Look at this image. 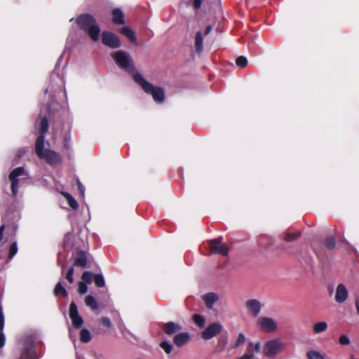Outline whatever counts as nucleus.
I'll list each match as a JSON object with an SVG mask.
<instances>
[{
  "label": "nucleus",
  "instance_id": "1",
  "mask_svg": "<svg viewBox=\"0 0 359 359\" xmlns=\"http://www.w3.org/2000/svg\"><path fill=\"white\" fill-rule=\"evenodd\" d=\"M133 79L135 83L142 88L144 92L152 96L157 104H163L165 101V90L161 87L154 86L147 81L140 73L134 74Z\"/></svg>",
  "mask_w": 359,
  "mask_h": 359
},
{
  "label": "nucleus",
  "instance_id": "2",
  "mask_svg": "<svg viewBox=\"0 0 359 359\" xmlns=\"http://www.w3.org/2000/svg\"><path fill=\"white\" fill-rule=\"evenodd\" d=\"M75 21L79 29L87 33L93 41L99 40L100 28L96 19L91 14H81L76 18Z\"/></svg>",
  "mask_w": 359,
  "mask_h": 359
},
{
  "label": "nucleus",
  "instance_id": "3",
  "mask_svg": "<svg viewBox=\"0 0 359 359\" xmlns=\"http://www.w3.org/2000/svg\"><path fill=\"white\" fill-rule=\"evenodd\" d=\"M63 55H61L57 60L55 65V69L53 72L50 76V83L48 87L44 90L45 94L50 93V102L47 104V110L50 109V105L55 102V96L57 93H63L65 97H67V93L64 88V82L60 78L59 74L55 72L57 67H60V62L62 60Z\"/></svg>",
  "mask_w": 359,
  "mask_h": 359
},
{
  "label": "nucleus",
  "instance_id": "4",
  "mask_svg": "<svg viewBox=\"0 0 359 359\" xmlns=\"http://www.w3.org/2000/svg\"><path fill=\"white\" fill-rule=\"evenodd\" d=\"M110 56L114 61L115 64L121 70L131 74L132 76L134 74L137 73L135 72V66L133 59L128 52L123 50H118L112 52L110 54Z\"/></svg>",
  "mask_w": 359,
  "mask_h": 359
},
{
  "label": "nucleus",
  "instance_id": "5",
  "mask_svg": "<svg viewBox=\"0 0 359 359\" xmlns=\"http://www.w3.org/2000/svg\"><path fill=\"white\" fill-rule=\"evenodd\" d=\"M285 348V344L280 338H274L266 341L263 346L262 353L268 358H275Z\"/></svg>",
  "mask_w": 359,
  "mask_h": 359
},
{
  "label": "nucleus",
  "instance_id": "6",
  "mask_svg": "<svg viewBox=\"0 0 359 359\" xmlns=\"http://www.w3.org/2000/svg\"><path fill=\"white\" fill-rule=\"evenodd\" d=\"M28 175L25 170L23 167H18L13 170L9 175V180L11 181V189L12 196L17 197L19 192V183L24 180H26Z\"/></svg>",
  "mask_w": 359,
  "mask_h": 359
},
{
  "label": "nucleus",
  "instance_id": "7",
  "mask_svg": "<svg viewBox=\"0 0 359 359\" xmlns=\"http://www.w3.org/2000/svg\"><path fill=\"white\" fill-rule=\"evenodd\" d=\"M22 351L20 359H38L34 348V339L31 336L25 337L22 339Z\"/></svg>",
  "mask_w": 359,
  "mask_h": 359
},
{
  "label": "nucleus",
  "instance_id": "8",
  "mask_svg": "<svg viewBox=\"0 0 359 359\" xmlns=\"http://www.w3.org/2000/svg\"><path fill=\"white\" fill-rule=\"evenodd\" d=\"M45 136L39 135L35 142V152L38 157H60L58 153L45 149Z\"/></svg>",
  "mask_w": 359,
  "mask_h": 359
},
{
  "label": "nucleus",
  "instance_id": "9",
  "mask_svg": "<svg viewBox=\"0 0 359 359\" xmlns=\"http://www.w3.org/2000/svg\"><path fill=\"white\" fill-rule=\"evenodd\" d=\"M102 43L112 49H116L121 46V42L118 37L111 32L103 31L102 33Z\"/></svg>",
  "mask_w": 359,
  "mask_h": 359
},
{
  "label": "nucleus",
  "instance_id": "10",
  "mask_svg": "<svg viewBox=\"0 0 359 359\" xmlns=\"http://www.w3.org/2000/svg\"><path fill=\"white\" fill-rule=\"evenodd\" d=\"M257 327L262 330L271 333L276 331L278 325L275 320L269 317H261L257 320Z\"/></svg>",
  "mask_w": 359,
  "mask_h": 359
},
{
  "label": "nucleus",
  "instance_id": "11",
  "mask_svg": "<svg viewBox=\"0 0 359 359\" xmlns=\"http://www.w3.org/2000/svg\"><path fill=\"white\" fill-rule=\"evenodd\" d=\"M245 306L248 314L256 318L261 313L262 305L258 299H250L245 302Z\"/></svg>",
  "mask_w": 359,
  "mask_h": 359
},
{
  "label": "nucleus",
  "instance_id": "12",
  "mask_svg": "<svg viewBox=\"0 0 359 359\" xmlns=\"http://www.w3.org/2000/svg\"><path fill=\"white\" fill-rule=\"evenodd\" d=\"M222 329V326L219 323H213L208 326L201 333L202 338L205 340H209L218 334Z\"/></svg>",
  "mask_w": 359,
  "mask_h": 359
},
{
  "label": "nucleus",
  "instance_id": "13",
  "mask_svg": "<svg viewBox=\"0 0 359 359\" xmlns=\"http://www.w3.org/2000/svg\"><path fill=\"white\" fill-rule=\"evenodd\" d=\"M69 317L72 320L73 326L76 329H79L82 326L83 323V320L82 317L79 315L77 309V306L74 302H72L70 304Z\"/></svg>",
  "mask_w": 359,
  "mask_h": 359
},
{
  "label": "nucleus",
  "instance_id": "14",
  "mask_svg": "<svg viewBox=\"0 0 359 359\" xmlns=\"http://www.w3.org/2000/svg\"><path fill=\"white\" fill-rule=\"evenodd\" d=\"M209 244L212 252L220 254L224 256H226L228 255L229 250L222 242V239L220 238L217 240L210 241Z\"/></svg>",
  "mask_w": 359,
  "mask_h": 359
},
{
  "label": "nucleus",
  "instance_id": "15",
  "mask_svg": "<svg viewBox=\"0 0 359 359\" xmlns=\"http://www.w3.org/2000/svg\"><path fill=\"white\" fill-rule=\"evenodd\" d=\"M348 296V292L343 283H339L336 289L335 301L339 304L344 303Z\"/></svg>",
  "mask_w": 359,
  "mask_h": 359
},
{
  "label": "nucleus",
  "instance_id": "16",
  "mask_svg": "<svg viewBox=\"0 0 359 359\" xmlns=\"http://www.w3.org/2000/svg\"><path fill=\"white\" fill-rule=\"evenodd\" d=\"M162 329L168 335H172L180 332L182 327L179 323L170 321L163 323Z\"/></svg>",
  "mask_w": 359,
  "mask_h": 359
},
{
  "label": "nucleus",
  "instance_id": "17",
  "mask_svg": "<svg viewBox=\"0 0 359 359\" xmlns=\"http://www.w3.org/2000/svg\"><path fill=\"white\" fill-rule=\"evenodd\" d=\"M36 126L39 135L45 136L48 131V120L46 116H40L36 120Z\"/></svg>",
  "mask_w": 359,
  "mask_h": 359
},
{
  "label": "nucleus",
  "instance_id": "18",
  "mask_svg": "<svg viewBox=\"0 0 359 359\" xmlns=\"http://www.w3.org/2000/svg\"><path fill=\"white\" fill-rule=\"evenodd\" d=\"M190 340V334L188 332H180L174 337L175 344L178 347H182Z\"/></svg>",
  "mask_w": 359,
  "mask_h": 359
},
{
  "label": "nucleus",
  "instance_id": "19",
  "mask_svg": "<svg viewBox=\"0 0 359 359\" xmlns=\"http://www.w3.org/2000/svg\"><path fill=\"white\" fill-rule=\"evenodd\" d=\"M203 299L207 308L211 309H212L215 303L219 299V296L215 292H209L203 295Z\"/></svg>",
  "mask_w": 359,
  "mask_h": 359
},
{
  "label": "nucleus",
  "instance_id": "20",
  "mask_svg": "<svg viewBox=\"0 0 359 359\" xmlns=\"http://www.w3.org/2000/svg\"><path fill=\"white\" fill-rule=\"evenodd\" d=\"M275 238L268 235H262L258 238V244L259 246L266 249L273 245Z\"/></svg>",
  "mask_w": 359,
  "mask_h": 359
},
{
  "label": "nucleus",
  "instance_id": "21",
  "mask_svg": "<svg viewBox=\"0 0 359 359\" xmlns=\"http://www.w3.org/2000/svg\"><path fill=\"white\" fill-rule=\"evenodd\" d=\"M120 32L126 36L135 46L138 45L135 33L128 27L124 26L121 28Z\"/></svg>",
  "mask_w": 359,
  "mask_h": 359
},
{
  "label": "nucleus",
  "instance_id": "22",
  "mask_svg": "<svg viewBox=\"0 0 359 359\" xmlns=\"http://www.w3.org/2000/svg\"><path fill=\"white\" fill-rule=\"evenodd\" d=\"M112 21L116 25H123L125 23L124 14L120 8L113 9Z\"/></svg>",
  "mask_w": 359,
  "mask_h": 359
},
{
  "label": "nucleus",
  "instance_id": "23",
  "mask_svg": "<svg viewBox=\"0 0 359 359\" xmlns=\"http://www.w3.org/2000/svg\"><path fill=\"white\" fill-rule=\"evenodd\" d=\"M87 264V257L86 252L80 250L78 252V256L74 260V265L81 267H86Z\"/></svg>",
  "mask_w": 359,
  "mask_h": 359
},
{
  "label": "nucleus",
  "instance_id": "24",
  "mask_svg": "<svg viewBox=\"0 0 359 359\" xmlns=\"http://www.w3.org/2000/svg\"><path fill=\"white\" fill-rule=\"evenodd\" d=\"M195 46L198 53L203 50V36L201 32H197L195 36Z\"/></svg>",
  "mask_w": 359,
  "mask_h": 359
},
{
  "label": "nucleus",
  "instance_id": "25",
  "mask_svg": "<svg viewBox=\"0 0 359 359\" xmlns=\"http://www.w3.org/2000/svg\"><path fill=\"white\" fill-rule=\"evenodd\" d=\"M327 327L328 325L326 322L320 321L313 324L312 329L314 334H318L325 332L327 329Z\"/></svg>",
  "mask_w": 359,
  "mask_h": 359
},
{
  "label": "nucleus",
  "instance_id": "26",
  "mask_svg": "<svg viewBox=\"0 0 359 359\" xmlns=\"http://www.w3.org/2000/svg\"><path fill=\"white\" fill-rule=\"evenodd\" d=\"M4 327V316L3 313L2 307L0 306V348L3 347L5 344V336L2 332Z\"/></svg>",
  "mask_w": 359,
  "mask_h": 359
},
{
  "label": "nucleus",
  "instance_id": "27",
  "mask_svg": "<svg viewBox=\"0 0 359 359\" xmlns=\"http://www.w3.org/2000/svg\"><path fill=\"white\" fill-rule=\"evenodd\" d=\"M227 344L228 338L226 337H219L217 344L215 347V352L219 353L223 352L226 349Z\"/></svg>",
  "mask_w": 359,
  "mask_h": 359
},
{
  "label": "nucleus",
  "instance_id": "28",
  "mask_svg": "<svg viewBox=\"0 0 359 359\" xmlns=\"http://www.w3.org/2000/svg\"><path fill=\"white\" fill-rule=\"evenodd\" d=\"M62 196L66 198L68 202L69 205L74 210H76L79 207V204L75 198L67 192H62Z\"/></svg>",
  "mask_w": 359,
  "mask_h": 359
},
{
  "label": "nucleus",
  "instance_id": "29",
  "mask_svg": "<svg viewBox=\"0 0 359 359\" xmlns=\"http://www.w3.org/2000/svg\"><path fill=\"white\" fill-rule=\"evenodd\" d=\"M301 233L300 231H296L293 232H287L283 236V239L286 242H292L295 240H297L299 236Z\"/></svg>",
  "mask_w": 359,
  "mask_h": 359
},
{
  "label": "nucleus",
  "instance_id": "30",
  "mask_svg": "<svg viewBox=\"0 0 359 359\" xmlns=\"http://www.w3.org/2000/svg\"><path fill=\"white\" fill-rule=\"evenodd\" d=\"M85 304L87 306L90 307L92 310H96L98 309V304L94 297L88 295L85 298Z\"/></svg>",
  "mask_w": 359,
  "mask_h": 359
},
{
  "label": "nucleus",
  "instance_id": "31",
  "mask_svg": "<svg viewBox=\"0 0 359 359\" xmlns=\"http://www.w3.org/2000/svg\"><path fill=\"white\" fill-rule=\"evenodd\" d=\"M308 359H326L325 355L315 350H310L306 353Z\"/></svg>",
  "mask_w": 359,
  "mask_h": 359
},
{
  "label": "nucleus",
  "instance_id": "32",
  "mask_svg": "<svg viewBox=\"0 0 359 359\" xmlns=\"http://www.w3.org/2000/svg\"><path fill=\"white\" fill-rule=\"evenodd\" d=\"M80 340L82 343H88L91 340L90 332L86 328L80 331Z\"/></svg>",
  "mask_w": 359,
  "mask_h": 359
},
{
  "label": "nucleus",
  "instance_id": "33",
  "mask_svg": "<svg viewBox=\"0 0 359 359\" xmlns=\"http://www.w3.org/2000/svg\"><path fill=\"white\" fill-rule=\"evenodd\" d=\"M194 323L201 328L205 327V318L200 314H195L193 316Z\"/></svg>",
  "mask_w": 359,
  "mask_h": 359
},
{
  "label": "nucleus",
  "instance_id": "34",
  "mask_svg": "<svg viewBox=\"0 0 359 359\" xmlns=\"http://www.w3.org/2000/svg\"><path fill=\"white\" fill-rule=\"evenodd\" d=\"M54 294L55 296H57L60 294H62L65 297H67L68 295L67 290L62 285L60 282L57 283V284L56 285L54 290Z\"/></svg>",
  "mask_w": 359,
  "mask_h": 359
},
{
  "label": "nucleus",
  "instance_id": "35",
  "mask_svg": "<svg viewBox=\"0 0 359 359\" xmlns=\"http://www.w3.org/2000/svg\"><path fill=\"white\" fill-rule=\"evenodd\" d=\"M94 281L95 285L99 287H104L105 285L104 276L101 273L95 275Z\"/></svg>",
  "mask_w": 359,
  "mask_h": 359
},
{
  "label": "nucleus",
  "instance_id": "36",
  "mask_svg": "<svg viewBox=\"0 0 359 359\" xmlns=\"http://www.w3.org/2000/svg\"><path fill=\"white\" fill-rule=\"evenodd\" d=\"M255 351V353H259L261 351V344L260 342H257L255 344L250 342L248 346V353H252V351Z\"/></svg>",
  "mask_w": 359,
  "mask_h": 359
},
{
  "label": "nucleus",
  "instance_id": "37",
  "mask_svg": "<svg viewBox=\"0 0 359 359\" xmlns=\"http://www.w3.org/2000/svg\"><path fill=\"white\" fill-rule=\"evenodd\" d=\"M325 248L328 250H333L335 247V239L332 236L327 237L324 243Z\"/></svg>",
  "mask_w": 359,
  "mask_h": 359
},
{
  "label": "nucleus",
  "instance_id": "38",
  "mask_svg": "<svg viewBox=\"0 0 359 359\" xmlns=\"http://www.w3.org/2000/svg\"><path fill=\"white\" fill-rule=\"evenodd\" d=\"M82 281L86 284H90L93 280V273L89 271H84L81 276Z\"/></svg>",
  "mask_w": 359,
  "mask_h": 359
},
{
  "label": "nucleus",
  "instance_id": "39",
  "mask_svg": "<svg viewBox=\"0 0 359 359\" xmlns=\"http://www.w3.org/2000/svg\"><path fill=\"white\" fill-rule=\"evenodd\" d=\"M32 150L30 147H22L18 150L15 157H23L24 156H27L32 152Z\"/></svg>",
  "mask_w": 359,
  "mask_h": 359
},
{
  "label": "nucleus",
  "instance_id": "40",
  "mask_svg": "<svg viewBox=\"0 0 359 359\" xmlns=\"http://www.w3.org/2000/svg\"><path fill=\"white\" fill-rule=\"evenodd\" d=\"M248 59L245 56H239L237 57L236 60V65L239 67H245L247 66L248 65Z\"/></svg>",
  "mask_w": 359,
  "mask_h": 359
},
{
  "label": "nucleus",
  "instance_id": "41",
  "mask_svg": "<svg viewBox=\"0 0 359 359\" xmlns=\"http://www.w3.org/2000/svg\"><path fill=\"white\" fill-rule=\"evenodd\" d=\"M18 252V246H17V242H13L9 249V255L8 258L9 259H13V257L16 255Z\"/></svg>",
  "mask_w": 359,
  "mask_h": 359
},
{
  "label": "nucleus",
  "instance_id": "42",
  "mask_svg": "<svg viewBox=\"0 0 359 359\" xmlns=\"http://www.w3.org/2000/svg\"><path fill=\"white\" fill-rule=\"evenodd\" d=\"M161 347L164 350V351L169 354L172 351V346L168 341H162L161 343Z\"/></svg>",
  "mask_w": 359,
  "mask_h": 359
},
{
  "label": "nucleus",
  "instance_id": "43",
  "mask_svg": "<svg viewBox=\"0 0 359 359\" xmlns=\"http://www.w3.org/2000/svg\"><path fill=\"white\" fill-rule=\"evenodd\" d=\"M246 338L244 334L240 333L234 344V348H237L245 342Z\"/></svg>",
  "mask_w": 359,
  "mask_h": 359
},
{
  "label": "nucleus",
  "instance_id": "44",
  "mask_svg": "<svg viewBox=\"0 0 359 359\" xmlns=\"http://www.w3.org/2000/svg\"><path fill=\"white\" fill-rule=\"evenodd\" d=\"M339 342L342 346H348L351 344V340L346 334H342L339 339Z\"/></svg>",
  "mask_w": 359,
  "mask_h": 359
},
{
  "label": "nucleus",
  "instance_id": "45",
  "mask_svg": "<svg viewBox=\"0 0 359 359\" xmlns=\"http://www.w3.org/2000/svg\"><path fill=\"white\" fill-rule=\"evenodd\" d=\"M88 291V286L87 284L84 283L83 282H79V292L81 294H84Z\"/></svg>",
  "mask_w": 359,
  "mask_h": 359
},
{
  "label": "nucleus",
  "instance_id": "46",
  "mask_svg": "<svg viewBox=\"0 0 359 359\" xmlns=\"http://www.w3.org/2000/svg\"><path fill=\"white\" fill-rule=\"evenodd\" d=\"M74 272V268L71 267L68 270V271L66 274V278L69 283H72L74 282V278H73Z\"/></svg>",
  "mask_w": 359,
  "mask_h": 359
},
{
  "label": "nucleus",
  "instance_id": "47",
  "mask_svg": "<svg viewBox=\"0 0 359 359\" xmlns=\"http://www.w3.org/2000/svg\"><path fill=\"white\" fill-rule=\"evenodd\" d=\"M100 323L104 327L107 328H109L111 326V320L107 317H102L100 319Z\"/></svg>",
  "mask_w": 359,
  "mask_h": 359
},
{
  "label": "nucleus",
  "instance_id": "48",
  "mask_svg": "<svg viewBox=\"0 0 359 359\" xmlns=\"http://www.w3.org/2000/svg\"><path fill=\"white\" fill-rule=\"evenodd\" d=\"M77 187H78V189L81 194V195L82 196H84V193H85V188L83 186V184L81 183V182L79 181V179H77Z\"/></svg>",
  "mask_w": 359,
  "mask_h": 359
},
{
  "label": "nucleus",
  "instance_id": "49",
  "mask_svg": "<svg viewBox=\"0 0 359 359\" xmlns=\"http://www.w3.org/2000/svg\"><path fill=\"white\" fill-rule=\"evenodd\" d=\"M238 359H255L253 353H245Z\"/></svg>",
  "mask_w": 359,
  "mask_h": 359
},
{
  "label": "nucleus",
  "instance_id": "50",
  "mask_svg": "<svg viewBox=\"0 0 359 359\" xmlns=\"http://www.w3.org/2000/svg\"><path fill=\"white\" fill-rule=\"evenodd\" d=\"M202 0H194V7L196 10H198L201 7Z\"/></svg>",
  "mask_w": 359,
  "mask_h": 359
},
{
  "label": "nucleus",
  "instance_id": "51",
  "mask_svg": "<svg viewBox=\"0 0 359 359\" xmlns=\"http://www.w3.org/2000/svg\"><path fill=\"white\" fill-rule=\"evenodd\" d=\"M69 335L73 341H74L76 340L75 337L74 336V328L73 327H70L69 329Z\"/></svg>",
  "mask_w": 359,
  "mask_h": 359
},
{
  "label": "nucleus",
  "instance_id": "52",
  "mask_svg": "<svg viewBox=\"0 0 359 359\" xmlns=\"http://www.w3.org/2000/svg\"><path fill=\"white\" fill-rule=\"evenodd\" d=\"M5 229V225L2 224L0 226V241L2 240L3 238V232Z\"/></svg>",
  "mask_w": 359,
  "mask_h": 359
},
{
  "label": "nucleus",
  "instance_id": "53",
  "mask_svg": "<svg viewBox=\"0 0 359 359\" xmlns=\"http://www.w3.org/2000/svg\"><path fill=\"white\" fill-rule=\"evenodd\" d=\"M212 30V27L210 25H208L206 27L205 30V35H208Z\"/></svg>",
  "mask_w": 359,
  "mask_h": 359
},
{
  "label": "nucleus",
  "instance_id": "54",
  "mask_svg": "<svg viewBox=\"0 0 359 359\" xmlns=\"http://www.w3.org/2000/svg\"><path fill=\"white\" fill-rule=\"evenodd\" d=\"M355 308L357 310V313L359 315V298H357L355 300Z\"/></svg>",
  "mask_w": 359,
  "mask_h": 359
},
{
  "label": "nucleus",
  "instance_id": "55",
  "mask_svg": "<svg viewBox=\"0 0 359 359\" xmlns=\"http://www.w3.org/2000/svg\"><path fill=\"white\" fill-rule=\"evenodd\" d=\"M55 158H46L47 163L48 164H52L54 163V161H55Z\"/></svg>",
  "mask_w": 359,
  "mask_h": 359
},
{
  "label": "nucleus",
  "instance_id": "56",
  "mask_svg": "<svg viewBox=\"0 0 359 359\" xmlns=\"http://www.w3.org/2000/svg\"><path fill=\"white\" fill-rule=\"evenodd\" d=\"M57 263H58V264H61V262H60V259L57 261ZM64 269H65V266H64V264H62V273H63V271H64Z\"/></svg>",
  "mask_w": 359,
  "mask_h": 359
},
{
  "label": "nucleus",
  "instance_id": "57",
  "mask_svg": "<svg viewBox=\"0 0 359 359\" xmlns=\"http://www.w3.org/2000/svg\"><path fill=\"white\" fill-rule=\"evenodd\" d=\"M349 359H358V358H357L355 356L352 355V356L350 357Z\"/></svg>",
  "mask_w": 359,
  "mask_h": 359
},
{
  "label": "nucleus",
  "instance_id": "58",
  "mask_svg": "<svg viewBox=\"0 0 359 359\" xmlns=\"http://www.w3.org/2000/svg\"><path fill=\"white\" fill-rule=\"evenodd\" d=\"M74 20V18H71L70 22H72Z\"/></svg>",
  "mask_w": 359,
  "mask_h": 359
},
{
  "label": "nucleus",
  "instance_id": "59",
  "mask_svg": "<svg viewBox=\"0 0 359 359\" xmlns=\"http://www.w3.org/2000/svg\"><path fill=\"white\" fill-rule=\"evenodd\" d=\"M316 252V255H319V253L315 250Z\"/></svg>",
  "mask_w": 359,
  "mask_h": 359
}]
</instances>
